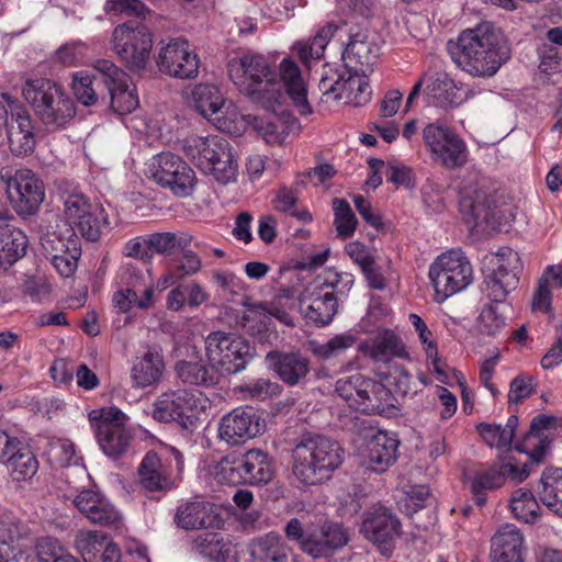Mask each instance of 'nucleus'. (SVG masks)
Returning <instances> with one entry per match:
<instances>
[{"mask_svg": "<svg viewBox=\"0 0 562 562\" xmlns=\"http://www.w3.org/2000/svg\"><path fill=\"white\" fill-rule=\"evenodd\" d=\"M280 80L271 68L267 58L258 54H246L228 63V76L240 93L247 95L254 103L259 104L273 114L268 116L246 117L249 130L256 136L267 139L274 136L276 140H284L295 136L300 128L299 121L290 113L281 111L277 114L283 99L282 87L291 98L294 106L302 115L312 112L307 101V91L299 66L291 59L284 58L280 63Z\"/></svg>", "mask_w": 562, "mask_h": 562, "instance_id": "obj_1", "label": "nucleus"}, {"mask_svg": "<svg viewBox=\"0 0 562 562\" xmlns=\"http://www.w3.org/2000/svg\"><path fill=\"white\" fill-rule=\"evenodd\" d=\"M452 61L473 77H493L509 59L510 47L502 31L484 22L463 30L447 43Z\"/></svg>", "mask_w": 562, "mask_h": 562, "instance_id": "obj_2", "label": "nucleus"}, {"mask_svg": "<svg viewBox=\"0 0 562 562\" xmlns=\"http://www.w3.org/2000/svg\"><path fill=\"white\" fill-rule=\"evenodd\" d=\"M342 461L340 445L318 434L302 435L292 449V473L307 486L328 481Z\"/></svg>", "mask_w": 562, "mask_h": 562, "instance_id": "obj_3", "label": "nucleus"}, {"mask_svg": "<svg viewBox=\"0 0 562 562\" xmlns=\"http://www.w3.org/2000/svg\"><path fill=\"white\" fill-rule=\"evenodd\" d=\"M24 99L45 124L63 126L75 116L74 102L56 82L40 78L27 80L23 88Z\"/></svg>", "mask_w": 562, "mask_h": 562, "instance_id": "obj_4", "label": "nucleus"}, {"mask_svg": "<svg viewBox=\"0 0 562 562\" xmlns=\"http://www.w3.org/2000/svg\"><path fill=\"white\" fill-rule=\"evenodd\" d=\"M112 47L121 63L131 71L143 70L153 48V34L139 21L119 24L112 33Z\"/></svg>", "mask_w": 562, "mask_h": 562, "instance_id": "obj_5", "label": "nucleus"}, {"mask_svg": "<svg viewBox=\"0 0 562 562\" xmlns=\"http://www.w3.org/2000/svg\"><path fill=\"white\" fill-rule=\"evenodd\" d=\"M522 268L519 254L509 247H501L491 254L484 277L487 297L496 304L505 302L508 294L517 289Z\"/></svg>", "mask_w": 562, "mask_h": 562, "instance_id": "obj_6", "label": "nucleus"}, {"mask_svg": "<svg viewBox=\"0 0 562 562\" xmlns=\"http://www.w3.org/2000/svg\"><path fill=\"white\" fill-rule=\"evenodd\" d=\"M318 88L323 94V101H344L355 106L367 103L372 93L366 72L357 69L349 70L347 67L342 70L335 68L325 70Z\"/></svg>", "mask_w": 562, "mask_h": 562, "instance_id": "obj_7", "label": "nucleus"}, {"mask_svg": "<svg viewBox=\"0 0 562 562\" xmlns=\"http://www.w3.org/2000/svg\"><path fill=\"white\" fill-rule=\"evenodd\" d=\"M207 359L223 375L243 371L252 359V348L240 336L224 331L211 333L205 339Z\"/></svg>", "mask_w": 562, "mask_h": 562, "instance_id": "obj_8", "label": "nucleus"}, {"mask_svg": "<svg viewBox=\"0 0 562 562\" xmlns=\"http://www.w3.org/2000/svg\"><path fill=\"white\" fill-rule=\"evenodd\" d=\"M429 279L438 294L449 297L473 282V268L460 249H450L438 256L429 267Z\"/></svg>", "mask_w": 562, "mask_h": 562, "instance_id": "obj_9", "label": "nucleus"}, {"mask_svg": "<svg viewBox=\"0 0 562 562\" xmlns=\"http://www.w3.org/2000/svg\"><path fill=\"white\" fill-rule=\"evenodd\" d=\"M63 214L66 222L88 241L100 239L102 229L109 226L108 214L99 204H92L82 193L72 192L63 196Z\"/></svg>", "mask_w": 562, "mask_h": 562, "instance_id": "obj_10", "label": "nucleus"}, {"mask_svg": "<svg viewBox=\"0 0 562 562\" xmlns=\"http://www.w3.org/2000/svg\"><path fill=\"white\" fill-rule=\"evenodd\" d=\"M198 398L186 389L162 392L153 404L151 417L159 423H176L187 431L198 428Z\"/></svg>", "mask_w": 562, "mask_h": 562, "instance_id": "obj_11", "label": "nucleus"}, {"mask_svg": "<svg viewBox=\"0 0 562 562\" xmlns=\"http://www.w3.org/2000/svg\"><path fill=\"white\" fill-rule=\"evenodd\" d=\"M89 420L94 428L98 443L110 457H117L126 451L131 434L125 427L126 415L117 407L93 409Z\"/></svg>", "mask_w": 562, "mask_h": 562, "instance_id": "obj_12", "label": "nucleus"}, {"mask_svg": "<svg viewBox=\"0 0 562 562\" xmlns=\"http://www.w3.org/2000/svg\"><path fill=\"white\" fill-rule=\"evenodd\" d=\"M529 476L527 464L518 467L510 457H499L491 465L477 470L473 473L470 481V490L477 506L486 503L485 493L494 491L505 485L507 479L518 484Z\"/></svg>", "mask_w": 562, "mask_h": 562, "instance_id": "obj_13", "label": "nucleus"}, {"mask_svg": "<svg viewBox=\"0 0 562 562\" xmlns=\"http://www.w3.org/2000/svg\"><path fill=\"white\" fill-rule=\"evenodd\" d=\"M151 177L176 196H190L196 187L195 171L179 156L162 151L154 157Z\"/></svg>", "mask_w": 562, "mask_h": 562, "instance_id": "obj_14", "label": "nucleus"}, {"mask_svg": "<svg viewBox=\"0 0 562 562\" xmlns=\"http://www.w3.org/2000/svg\"><path fill=\"white\" fill-rule=\"evenodd\" d=\"M8 199L20 215L36 213L45 198L43 181L29 169L16 170L12 176L1 175Z\"/></svg>", "mask_w": 562, "mask_h": 562, "instance_id": "obj_15", "label": "nucleus"}, {"mask_svg": "<svg viewBox=\"0 0 562 562\" xmlns=\"http://www.w3.org/2000/svg\"><path fill=\"white\" fill-rule=\"evenodd\" d=\"M94 70L108 89L111 108L115 113L127 114L138 106L135 86L125 71L108 59L97 60Z\"/></svg>", "mask_w": 562, "mask_h": 562, "instance_id": "obj_16", "label": "nucleus"}, {"mask_svg": "<svg viewBox=\"0 0 562 562\" xmlns=\"http://www.w3.org/2000/svg\"><path fill=\"white\" fill-rule=\"evenodd\" d=\"M157 66L159 70L171 77L194 78L199 71V58L190 49L188 41L172 38L160 47Z\"/></svg>", "mask_w": 562, "mask_h": 562, "instance_id": "obj_17", "label": "nucleus"}, {"mask_svg": "<svg viewBox=\"0 0 562 562\" xmlns=\"http://www.w3.org/2000/svg\"><path fill=\"white\" fill-rule=\"evenodd\" d=\"M260 432L259 417L251 406H239L224 415L218 425V437L229 446H237Z\"/></svg>", "mask_w": 562, "mask_h": 562, "instance_id": "obj_18", "label": "nucleus"}, {"mask_svg": "<svg viewBox=\"0 0 562 562\" xmlns=\"http://www.w3.org/2000/svg\"><path fill=\"white\" fill-rule=\"evenodd\" d=\"M339 303L323 291L318 284L310 283L299 295V310L307 324L316 327L329 325L338 312Z\"/></svg>", "mask_w": 562, "mask_h": 562, "instance_id": "obj_19", "label": "nucleus"}, {"mask_svg": "<svg viewBox=\"0 0 562 562\" xmlns=\"http://www.w3.org/2000/svg\"><path fill=\"white\" fill-rule=\"evenodd\" d=\"M166 362L162 349L147 346L146 351L135 356L130 369L131 385L137 390L156 387L162 380Z\"/></svg>", "mask_w": 562, "mask_h": 562, "instance_id": "obj_20", "label": "nucleus"}, {"mask_svg": "<svg viewBox=\"0 0 562 562\" xmlns=\"http://www.w3.org/2000/svg\"><path fill=\"white\" fill-rule=\"evenodd\" d=\"M398 518L384 507L368 513L362 521L361 532L376 544L383 554L391 552V543L400 535Z\"/></svg>", "mask_w": 562, "mask_h": 562, "instance_id": "obj_21", "label": "nucleus"}, {"mask_svg": "<svg viewBox=\"0 0 562 562\" xmlns=\"http://www.w3.org/2000/svg\"><path fill=\"white\" fill-rule=\"evenodd\" d=\"M460 212L468 225L477 226L488 221L495 201L490 194L485 181L470 183L460 190Z\"/></svg>", "mask_w": 562, "mask_h": 562, "instance_id": "obj_22", "label": "nucleus"}, {"mask_svg": "<svg viewBox=\"0 0 562 562\" xmlns=\"http://www.w3.org/2000/svg\"><path fill=\"white\" fill-rule=\"evenodd\" d=\"M380 56V46L374 34L360 31L351 34L342 52L344 67L367 72L376 64Z\"/></svg>", "mask_w": 562, "mask_h": 562, "instance_id": "obj_23", "label": "nucleus"}, {"mask_svg": "<svg viewBox=\"0 0 562 562\" xmlns=\"http://www.w3.org/2000/svg\"><path fill=\"white\" fill-rule=\"evenodd\" d=\"M269 367L289 386L304 384L311 372V361L301 351H270L266 356Z\"/></svg>", "mask_w": 562, "mask_h": 562, "instance_id": "obj_24", "label": "nucleus"}, {"mask_svg": "<svg viewBox=\"0 0 562 562\" xmlns=\"http://www.w3.org/2000/svg\"><path fill=\"white\" fill-rule=\"evenodd\" d=\"M193 102L198 112L209 120L218 131L235 134L234 122L222 116L224 98L220 89L213 85H198L192 92Z\"/></svg>", "mask_w": 562, "mask_h": 562, "instance_id": "obj_25", "label": "nucleus"}, {"mask_svg": "<svg viewBox=\"0 0 562 562\" xmlns=\"http://www.w3.org/2000/svg\"><path fill=\"white\" fill-rule=\"evenodd\" d=\"M398 446L396 436L384 430L368 436L364 453L368 468L376 473L385 472L396 461Z\"/></svg>", "mask_w": 562, "mask_h": 562, "instance_id": "obj_26", "label": "nucleus"}, {"mask_svg": "<svg viewBox=\"0 0 562 562\" xmlns=\"http://www.w3.org/2000/svg\"><path fill=\"white\" fill-rule=\"evenodd\" d=\"M74 504L90 521L103 526L120 528L122 517L119 512L100 494L85 490L75 498Z\"/></svg>", "mask_w": 562, "mask_h": 562, "instance_id": "obj_27", "label": "nucleus"}, {"mask_svg": "<svg viewBox=\"0 0 562 562\" xmlns=\"http://www.w3.org/2000/svg\"><path fill=\"white\" fill-rule=\"evenodd\" d=\"M524 536L513 524L503 525L491 539L492 562H524Z\"/></svg>", "mask_w": 562, "mask_h": 562, "instance_id": "obj_28", "label": "nucleus"}, {"mask_svg": "<svg viewBox=\"0 0 562 562\" xmlns=\"http://www.w3.org/2000/svg\"><path fill=\"white\" fill-rule=\"evenodd\" d=\"M562 430V418L549 414H540L532 418L526 440L535 439L533 449L529 453L530 458L539 463L543 460L550 442L551 436L555 431Z\"/></svg>", "mask_w": 562, "mask_h": 562, "instance_id": "obj_29", "label": "nucleus"}, {"mask_svg": "<svg viewBox=\"0 0 562 562\" xmlns=\"http://www.w3.org/2000/svg\"><path fill=\"white\" fill-rule=\"evenodd\" d=\"M176 525L186 530L212 528L217 524L214 506L204 501L180 505L173 518Z\"/></svg>", "mask_w": 562, "mask_h": 562, "instance_id": "obj_30", "label": "nucleus"}, {"mask_svg": "<svg viewBox=\"0 0 562 562\" xmlns=\"http://www.w3.org/2000/svg\"><path fill=\"white\" fill-rule=\"evenodd\" d=\"M2 99L4 103L0 101V120L8 119L10 114V120L5 122L9 140L32 138L33 124L27 111L8 93H3Z\"/></svg>", "mask_w": 562, "mask_h": 562, "instance_id": "obj_31", "label": "nucleus"}, {"mask_svg": "<svg viewBox=\"0 0 562 562\" xmlns=\"http://www.w3.org/2000/svg\"><path fill=\"white\" fill-rule=\"evenodd\" d=\"M560 289H562V265L548 266L537 280L530 301L531 311L543 314L551 313L552 293Z\"/></svg>", "mask_w": 562, "mask_h": 562, "instance_id": "obj_32", "label": "nucleus"}, {"mask_svg": "<svg viewBox=\"0 0 562 562\" xmlns=\"http://www.w3.org/2000/svg\"><path fill=\"white\" fill-rule=\"evenodd\" d=\"M426 94L434 105L453 108L463 102L461 89L445 71H436L429 77Z\"/></svg>", "mask_w": 562, "mask_h": 562, "instance_id": "obj_33", "label": "nucleus"}, {"mask_svg": "<svg viewBox=\"0 0 562 562\" xmlns=\"http://www.w3.org/2000/svg\"><path fill=\"white\" fill-rule=\"evenodd\" d=\"M290 547L280 533L270 531L249 543L251 562H288Z\"/></svg>", "mask_w": 562, "mask_h": 562, "instance_id": "obj_34", "label": "nucleus"}, {"mask_svg": "<svg viewBox=\"0 0 562 562\" xmlns=\"http://www.w3.org/2000/svg\"><path fill=\"white\" fill-rule=\"evenodd\" d=\"M536 492L540 502L553 514L562 517V469H546Z\"/></svg>", "mask_w": 562, "mask_h": 562, "instance_id": "obj_35", "label": "nucleus"}, {"mask_svg": "<svg viewBox=\"0 0 562 562\" xmlns=\"http://www.w3.org/2000/svg\"><path fill=\"white\" fill-rule=\"evenodd\" d=\"M368 355L375 362H390L394 358H406L401 338L391 329H381L372 337Z\"/></svg>", "mask_w": 562, "mask_h": 562, "instance_id": "obj_36", "label": "nucleus"}, {"mask_svg": "<svg viewBox=\"0 0 562 562\" xmlns=\"http://www.w3.org/2000/svg\"><path fill=\"white\" fill-rule=\"evenodd\" d=\"M27 238L3 220L0 222V267L7 269L25 255Z\"/></svg>", "mask_w": 562, "mask_h": 562, "instance_id": "obj_37", "label": "nucleus"}, {"mask_svg": "<svg viewBox=\"0 0 562 562\" xmlns=\"http://www.w3.org/2000/svg\"><path fill=\"white\" fill-rule=\"evenodd\" d=\"M246 484L261 485L269 483L274 476V467L268 453L260 449L243 452Z\"/></svg>", "mask_w": 562, "mask_h": 562, "instance_id": "obj_38", "label": "nucleus"}, {"mask_svg": "<svg viewBox=\"0 0 562 562\" xmlns=\"http://www.w3.org/2000/svg\"><path fill=\"white\" fill-rule=\"evenodd\" d=\"M392 407H394V397L391 391L381 382L368 378L357 411L366 414H382Z\"/></svg>", "mask_w": 562, "mask_h": 562, "instance_id": "obj_39", "label": "nucleus"}, {"mask_svg": "<svg viewBox=\"0 0 562 562\" xmlns=\"http://www.w3.org/2000/svg\"><path fill=\"white\" fill-rule=\"evenodd\" d=\"M7 460L1 461L11 471L15 481H24L33 477L38 470V461L34 453L20 440L10 449Z\"/></svg>", "mask_w": 562, "mask_h": 562, "instance_id": "obj_40", "label": "nucleus"}, {"mask_svg": "<svg viewBox=\"0 0 562 562\" xmlns=\"http://www.w3.org/2000/svg\"><path fill=\"white\" fill-rule=\"evenodd\" d=\"M349 540L346 529L338 524H325L315 532L312 557H326L334 550L344 547Z\"/></svg>", "mask_w": 562, "mask_h": 562, "instance_id": "obj_41", "label": "nucleus"}, {"mask_svg": "<svg viewBox=\"0 0 562 562\" xmlns=\"http://www.w3.org/2000/svg\"><path fill=\"white\" fill-rule=\"evenodd\" d=\"M139 482L144 488L151 492H165L172 487L171 480L162 473L160 459L154 452H148L139 469Z\"/></svg>", "mask_w": 562, "mask_h": 562, "instance_id": "obj_42", "label": "nucleus"}, {"mask_svg": "<svg viewBox=\"0 0 562 562\" xmlns=\"http://www.w3.org/2000/svg\"><path fill=\"white\" fill-rule=\"evenodd\" d=\"M509 508L517 520L535 524L540 518V506L530 490L519 487L512 493Z\"/></svg>", "mask_w": 562, "mask_h": 562, "instance_id": "obj_43", "label": "nucleus"}, {"mask_svg": "<svg viewBox=\"0 0 562 562\" xmlns=\"http://www.w3.org/2000/svg\"><path fill=\"white\" fill-rule=\"evenodd\" d=\"M243 452L234 451L223 457L214 468V477L221 484H246Z\"/></svg>", "mask_w": 562, "mask_h": 562, "instance_id": "obj_44", "label": "nucleus"}, {"mask_svg": "<svg viewBox=\"0 0 562 562\" xmlns=\"http://www.w3.org/2000/svg\"><path fill=\"white\" fill-rule=\"evenodd\" d=\"M192 549L200 555L215 562H225L231 553V544L217 532H204L194 538Z\"/></svg>", "mask_w": 562, "mask_h": 562, "instance_id": "obj_45", "label": "nucleus"}, {"mask_svg": "<svg viewBox=\"0 0 562 562\" xmlns=\"http://www.w3.org/2000/svg\"><path fill=\"white\" fill-rule=\"evenodd\" d=\"M192 241V237L183 232L154 233L147 235V246L159 255L170 256L178 250L186 249Z\"/></svg>", "mask_w": 562, "mask_h": 562, "instance_id": "obj_46", "label": "nucleus"}, {"mask_svg": "<svg viewBox=\"0 0 562 562\" xmlns=\"http://www.w3.org/2000/svg\"><path fill=\"white\" fill-rule=\"evenodd\" d=\"M229 147V143H194L186 146L184 151L203 171L217 164L222 159L221 154L226 153Z\"/></svg>", "mask_w": 562, "mask_h": 562, "instance_id": "obj_47", "label": "nucleus"}, {"mask_svg": "<svg viewBox=\"0 0 562 562\" xmlns=\"http://www.w3.org/2000/svg\"><path fill=\"white\" fill-rule=\"evenodd\" d=\"M318 284L323 291H328L330 297L335 299L337 303L345 299L350 292L355 278L348 272H338L336 270H328L324 277H318L313 281Z\"/></svg>", "mask_w": 562, "mask_h": 562, "instance_id": "obj_48", "label": "nucleus"}, {"mask_svg": "<svg viewBox=\"0 0 562 562\" xmlns=\"http://www.w3.org/2000/svg\"><path fill=\"white\" fill-rule=\"evenodd\" d=\"M432 159L447 168L462 166L468 153L464 143H427Z\"/></svg>", "mask_w": 562, "mask_h": 562, "instance_id": "obj_49", "label": "nucleus"}, {"mask_svg": "<svg viewBox=\"0 0 562 562\" xmlns=\"http://www.w3.org/2000/svg\"><path fill=\"white\" fill-rule=\"evenodd\" d=\"M112 302L121 313H127L133 307L147 310L154 304V290L140 293L135 289L124 286L114 293Z\"/></svg>", "mask_w": 562, "mask_h": 562, "instance_id": "obj_50", "label": "nucleus"}, {"mask_svg": "<svg viewBox=\"0 0 562 562\" xmlns=\"http://www.w3.org/2000/svg\"><path fill=\"white\" fill-rule=\"evenodd\" d=\"M357 341L355 335L350 333L339 334L331 337L325 344L312 342V352L319 359L327 360L336 358L352 348Z\"/></svg>", "mask_w": 562, "mask_h": 562, "instance_id": "obj_51", "label": "nucleus"}, {"mask_svg": "<svg viewBox=\"0 0 562 562\" xmlns=\"http://www.w3.org/2000/svg\"><path fill=\"white\" fill-rule=\"evenodd\" d=\"M368 378L360 373L340 378L336 381L335 391L344 398L350 407L357 411L360 400L364 393V385Z\"/></svg>", "mask_w": 562, "mask_h": 562, "instance_id": "obj_52", "label": "nucleus"}, {"mask_svg": "<svg viewBox=\"0 0 562 562\" xmlns=\"http://www.w3.org/2000/svg\"><path fill=\"white\" fill-rule=\"evenodd\" d=\"M283 532L289 542L297 544L303 552L312 557L316 529L307 528L300 518L293 517L285 524Z\"/></svg>", "mask_w": 562, "mask_h": 562, "instance_id": "obj_53", "label": "nucleus"}, {"mask_svg": "<svg viewBox=\"0 0 562 562\" xmlns=\"http://www.w3.org/2000/svg\"><path fill=\"white\" fill-rule=\"evenodd\" d=\"M177 376L190 385H211L215 383L214 375L199 362L180 361L176 364Z\"/></svg>", "mask_w": 562, "mask_h": 562, "instance_id": "obj_54", "label": "nucleus"}, {"mask_svg": "<svg viewBox=\"0 0 562 562\" xmlns=\"http://www.w3.org/2000/svg\"><path fill=\"white\" fill-rule=\"evenodd\" d=\"M334 225L338 237L346 239L353 235L358 220L349 203L342 199H334Z\"/></svg>", "mask_w": 562, "mask_h": 562, "instance_id": "obj_55", "label": "nucleus"}, {"mask_svg": "<svg viewBox=\"0 0 562 562\" xmlns=\"http://www.w3.org/2000/svg\"><path fill=\"white\" fill-rule=\"evenodd\" d=\"M222 159L212 165L210 169L203 170L205 175L212 176L216 182L226 186L237 180L238 164L232 146L226 153H222Z\"/></svg>", "mask_w": 562, "mask_h": 562, "instance_id": "obj_56", "label": "nucleus"}, {"mask_svg": "<svg viewBox=\"0 0 562 562\" xmlns=\"http://www.w3.org/2000/svg\"><path fill=\"white\" fill-rule=\"evenodd\" d=\"M506 327V318L496 303L484 306L477 317V330L481 335L496 337Z\"/></svg>", "mask_w": 562, "mask_h": 562, "instance_id": "obj_57", "label": "nucleus"}, {"mask_svg": "<svg viewBox=\"0 0 562 562\" xmlns=\"http://www.w3.org/2000/svg\"><path fill=\"white\" fill-rule=\"evenodd\" d=\"M67 233L68 236L54 233L43 239V247L49 260L57 257H66V254L70 255V247H72L74 244H76L78 248H81L80 239L75 231H67Z\"/></svg>", "mask_w": 562, "mask_h": 562, "instance_id": "obj_58", "label": "nucleus"}, {"mask_svg": "<svg viewBox=\"0 0 562 562\" xmlns=\"http://www.w3.org/2000/svg\"><path fill=\"white\" fill-rule=\"evenodd\" d=\"M105 536L98 530H79L74 540L76 550L87 560H91L104 547Z\"/></svg>", "mask_w": 562, "mask_h": 562, "instance_id": "obj_59", "label": "nucleus"}, {"mask_svg": "<svg viewBox=\"0 0 562 562\" xmlns=\"http://www.w3.org/2000/svg\"><path fill=\"white\" fill-rule=\"evenodd\" d=\"M48 461L56 467H68L76 462V450L74 443L68 439L52 438L45 451Z\"/></svg>", "mask_w": 562, "mask_h": 562, "instance_id": "obj_60", "label": "nucleus"}, {"mask_svg": "<svg viewBox=\"0 0 562 562\" xmlns=\"http://www.w3.org/2000/svg\"><path fill=\"white\" fill-rule=\"evenodd\" d=\"M477 432L491 448L502 451L512 449L513 438L502 425L481 423L476 426Z\"/></svg>", "mask_w": 562, "mask_h": 562, "instance_id": "obj_61", "label": "nucleus"}, {"mask_svg": "<svg viewBox=\"0 0 562 562\" xmlns=\"http://www.w3.org/2000/svg\"><path fill=\"white\" fill-rule=\"evenodd\" d=\"M214 283L224 295H229L234 300L247 291V285L241 278L229 270H215L212 273Z\"/></svg>", "mask_w": 562, "mask_h": 562, "instance_id": "obj_62", "label": "nucleus"}, {"mask_svg": "<svg viewBox=\"0 0 562 562\" xmlns=\"http://www.w3.org/2000/svg\"><path fill=\"white\" fill-rule=\"evenodd\" d=\"M95 79V76L92 77L85 71H78L72 76L74 94L86 106L94 104L98 100L97 92L92 87Z\"/></svg>", "mask_w": 562, "mask_h": 562, "instance_id": "obj_63", "label": "nucleus"}, {"mask_svg": "<svg viewBox=\"0 0 562 562\" xmlns=\"http://www.w3.org/2000/svg\"><path fill=\"white\" fill-rule=\"evenodd\" d=\"M269 322L267 305H254L246 310L239 319V325L250 335L262 331Z\"/></svg>", "mask_w": 562, "mask_h": 562, "instance_id": "obj_64", "label": "nucleus"}]
</instances>
